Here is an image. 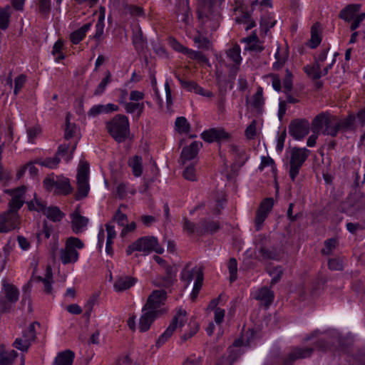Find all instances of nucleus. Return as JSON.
Instances as JSON below:
<instances>
[{
    "mask_svg": "<svg viewBox=\"0 0 365 365\" xmlns=\"http://www.w3.org/2000/svg\"><path fill=\"white\" fill-rule=\"evenodd\" d=\"M186 314L187 312L185 310L181 309L178 310L177 314L174 316L169 327L156 341V346L158 347L163 345L173 335L178 326H179V327L184 326L186 322Z\"/></svg>",
    "mask_w": 365,
    "mask_h": 365,
    "instance_id": "5",
    "label": "nucleus"
},
{
    "mask_svg": "<svg viewBox=\"0 0 365 365\" xmlns=\"http://www.w3.org/2000/svg\"><path fill=\"white\" fill-rule=\"evenodd\" d=\"M175 125L179 133H187L190 130V125L185 117L177 118Z\"/></svg>",
    "mask_w": 365,
    "mask_h": 365,
    "instance_id": "47",
    "label": "nucleus"
},
{
    "mask_svg": "<svg viewBox=\"0 0 365 365\" xmlns=\"http://www.w3.org/2000/svg\"><path fill=\"white\" fill-rule=\"evenodd\" d=\"M140 252L150 253L155 251L158 254H163L164 250L158 245L156 237L153 236L143 237L137 240Z\"/></svg>",
    "mask_w": 365,
    "mask_h": 365,
    "instance_id": "13",
    "label": "nucleus"
},
{
    "mask_svg": "<svg viewBox=\"0 0 365 365\" xmlns=\"http://www.w3.org/2000/svg\"><path fill=\"white\" fill-rule=\"evenodd\" d=\"M304 71L307 75L313 80L319 79L322 75L321 66L318 63L304 66Z\"/></svg>",
    "mask_w": 365,
    "mask_h": 365,
    "instance_id": "34",
    "label": "nucleus"
},
{
    "mask_svg": "<svg viewBox=\"0 0 365 365\" xmlns=\"http://www.w3.org/2000/svg\"><path fill=\"white\" fill-rule=\"evenodd\" d=\"M24 203V199L19 197V196H12L8 206L10 211L18 212Z\"/></svg>",
    "mask_w": 365,
    "mask_h": 365,
    "instance_id": "51",
    "label": "nucleus"
},
{
    "mask_svg": "<svg viewBox=\"0 0 365 365\" xmlns=\"http://www.w3.org/2000/svg\"><path fill=\"white\" fill-rule=\"evenodd\" d=\"M197 13L198 19L202 21V24H205L207 21L215 19V15L213 14V5L215 1L213 0H197Z\"/></svg>",
    "mask_w": 365,
    "mask_h": 365,
    "instance_id": "14",
    "label": "nucleus"
},
{
    "mask_svg": "<svg viewBox=\"0 0 365 365\" xmlns=\"http://www.w3.org/2000/svg\"><path fill=\"white\" fill-rule=\"evenodd\" d=\"M41 133V128L39 125H36L33 128L27 129L28 141L31 143H34V139Z\"/></svg>",
    "mask_w": 365,
    "mask_h": 365,
    "instance_id": "62",
    "label": "nucleus"
},
{
    "mask_svg": "<svg viewBox=\"0 0 365 365\" xmlns=\"http://www.w3.org/2000/svg\"><path fill=\"white\" fill-rule=\"evenodd\" d=\"M167 292L164 289L154 290L148 297L142 311L160 310L159 308L165 304Z\"/></svg>",
    "mask_w": 365,
    "mask_h": 365,
    "instance_id": "9",
    "label": "nucleus"
},
{
    "mask_svg": "<svg viewBox=\"0 0 365 365\" xmlns=\"http://www.w3.org/2000/svg\"><path fill=\"white\" fill-rule=\"evenodd\" d=\"M89 165L86 162L81 163L77 173V192L75 195L76 200L87 197L90 187L88 184Z\"/></svg>",
    "mask_w": 365,
    "mask_h": 365,
    "instance_id": "4",
    "label": "nucleus"
},
{
    "mask_svg": "<svg viewBox=\"0 0 365 365\" xmlns=\"http://www.w3.org/2000/svg\"><path fill=\"white\" fill-rule=\"evenodd\" d=\"M144 109L143 103H125V110L128 113H133L138 110V117H140Z\"/></svg>",
    "mask_w": 365,
    "mask_h": 365,
    "instance_id": "49",
    "label": "nucleus"
},
{
    "mask_svg": "<svg viewBox=\"0 0 365 365\" xmlns=\"http://www.w3.org/2000/svg\"><path fill=\"white\" fill-rule=\"evenodd\" d=\"M310 130L309 121L304 118L292 120L289 125V133L295 140H302L308 135Z\"/></svg>",
    "mask_w": 365,
    "mask_h": 365,
    "instance_id": "6",
    "label": "nucleus"
},
{
    "mask_svg": "<svg viewBox=\"0 0 365 365\" xmlns=\"http://www.w3.org/2000/svg\"><path fill=\"white\" fill-rule=\"evenodd\" d=\"M38 326L41 327V324L38 322H34L29 324L28 329L23 331V338L25 340H28V341L31 344V342L34 341L36 339V333L35 327Z\"/></svg>",
    "mask_w": 365,
    "mask_h": 365,
    "instance_id": "40",
    "label": "nucleus"
},
{
    "mask_svg": "<svg viewBox=\"0 0 365 365\" xmlns=\"http://www.w3.org/2000/svg\"><path fill=\"white\" fill-rule=\"evenodd\" d=\"M217 85L218 86L219 96L223 99L227 93V87H230L229 80L225 78L221 74L216 73Z\"/></svg>",
    "mask_w": 365,
    "mask_h": 365,
    "instance_id": "43",
    "label": "nucleus"
},
{
    "mask_svg": "<svg viewBox=\"0 0 365 365\" xmlns=\"http://www.w3.org/2000/svg\"><path fill=\"white\" fill-rule=\"evenodd\" d=\"M337 241L334 238H331L325 241V247L322 249V252L323 255H329L331 253V251L336 248Z\"/></svg>",
    "mask_w": 365,
    "mask_h": 365,
    "instance_id": "61",
    "label": "nucleus"
},
{
    "mask_svg": "<svg viewBox=\"0 0 365 365\" xmlns=\"http://www.w3.org/2000/svg\"><path fill=\"white\" fill-rule=\"evenodd\" d=\"M31 345V344H30L28 340H25L22 338L16 339L13 344V346L24 352L28 351Z\"/></svg>",
    "mask_w": 365,
    "mask_h": 365,
    "instance_id": "57",
    "label": "nucleus"
},
{
    "mask_svg": "<svg viewBox=\"0 0 365 365\" xmlns=\"http://www.w3.org/2000/svg\"><path fill=\"white\" fill-rule=\"evenodd\" d=\"M43 186L48 191L55 188V193L67 195L72 192L73 188L69 179L62 176H48L43 180Z\"/></svg>",
    "mask_w": 365,
    "mask_h": 365,
    "instance_id": "3",
    "label": "nucleus"
},
{
    "mask_svg": "<svg viewBox=\"0 0 365 365\" xmlns=\"http://www.w3.org/2000/svg\"><path fill=\"white\" fill-rule=\"evenodd\" d=\"M356 120V117L354 115L351 114L348 115V117L343 120H339V131L341 130L343 132L347 130H355L354 122Z\"/></svg>",
    "mask_w": 365,
    "mask_h": 365,
    "instance_id": "35",
    "label": "nucleus"
},
{
    "mask_svg": "<svg viewBox=\"0 0 365 365\" xmlns=\"http://www.w3.org/2000/svg\"><path fill=\"white\" fill-rule=\"evenodd\" d=\"M75 354L70 349L59 352L55 358L53 365H72Z\"/></svg>",
    "mask_w": 365,
    "mask_h": 365,
    "instance_id": "22",
    "label": "nucleus"
},
{
    "mask_svg": "<svg viewBox=\"0 0 365 365\" xmlns=\"http://www.w3.org/2000/svg\"><path fill=\"white\" fill-rule=\"evenodd\" d=\"M174 12L175 14L180 19V21L184 22L185 24H189L190 9L188 0H176Z\"/></svg>",
    "mask_w": 365,
    "mask_h": 365,
    "instance_id": "19",
    "label": "nucleus"
},
{
    "mask_svg": "<svg viewBox=\"0 0 365 365\" xmlns=\"http://www.w3.org/2000/svg\"><path fill=\"white\" fill-rule=\"evenodd\" d=\"M113 220L117 222L120 226L124 227L128 222V217L125 214L121 212L120 209H118L115 212L113 217Z\"/></svg>",
    "mask_w": 365,
    "mask_h": 365,
    "instance_id": "63",
    "label": "nucleus"
},
{
    "mask_svg": "<svg viewBox=\"0 0 365 365\" xmlns=\"http://www.w3.org/2000/svg\"><path fill=\"white\" fill-rule=\"evenodd\" d=\"M128 165L132 168L134 176L140 177L143 173V159L140 155H135L128 160Z\"/></svg>",
    "mask_w": 365,
    "mask_h": 365,
    "instance_id": "30",
    "label": "nucleus"
},
{
    "mask_svg": "<svg viewBox=\"0 0 365 365\" xmlns=\"http://www.w3.org/2000/svg\"><path fill=\"white\" fill-rule=\"evenodd\" d=\"M83 242L79 238L74 237H68L66 243V246L71 250H76V248L81 249L83 247Z\"/></svg>",
    "mask_w": 365,
    "mask_h": 365,
    "instance_id": "58",
    "label": "nucleus"
},
{
    "mask_svg": "<svg viewBox=\"0 0 365 365\" xmlns=\"http://www.w3.org/2000/svg\"><path fill=\"white\" fill-rule=\"evenodd\" d=\"M236 22L238 24H247L245 30L248 31L256 26L254 20L251 19V16L249 12H242V14L236 18Z\"/></svg>",
    "mask_w": 365,
    "mask_h": 365,
    "instance_id": "44",
    "label": "nucleus"
},
{
    "mask_svg": "<svg viewBox=\"0 0 365 365\" xmlns=\"http://www.w3.org/2000/svg\"><path fill=\"white\" fill-rule=\"evenodd\" d=\"M276 22L277 21L275 20L272 21L269 16H264L261 19L260 28L264 35L267 34L269 29L272 28L275 25Z\"/></svg>",
    "mask_w": 365,
    "mask_h": 365,
    "instance_id": "53",
    "label": "nucleus"
},
{
    "mask_svg": "<svg viewBox=\"0 0 365 365\" xmlns=\"http://www.w3.org/2000/svg\"><path fill=\"white\" fill-rule=\"evenodd\" d=\"M190 265V263L187 264L181 272V279L182 281H185L187 282L186 287L188 286L190 282L193 279L194 269H192V270H189Z\"/></svg>",
    "mask_w": 365,
    "mask_h": 365,
    "instance_id": "59",
    "label": "nucleus"
},
{
    "mask_svg": "<svg viewBox=\"0 0 365 365\" xmlns=\"http://www.w3.org/2000/svg\"><path fill=\"white\" fill-rule=\"evenodd\" d=\"M327 116L324 113H320L314 118L311 128L313 133H319L324 130L323 128L325 126Z\"/></svg>",
    "mask_w": 365,
    "mask_h": 365,
    "instance_id": "33",
    "label": "nucleus"
},
{
    "mask_svg": "<svg viewBox=\"0 0 365 365\" xmlns=\"http://www.w3.org/2000/svg\"><path fill=\"white\" fill-rule=\"evenodd\" d=\"M38 9L44 19L47 18L51 11L50 0H38Z\"/></svg>",
    "mask_w": 365,
    "mask_h": 365,
    "instance_id": "52",
    "label": "nucleus"
},
{
    "mask_svg": "<svg viewBox=\"0 0 365 365\" xmlns=\"http://www.w3.org/2000/svg\"><path fill=\"white\" fill-rule=\"evenodd\" d=\"M203 282V272L202 268H200L197 272V277L194 284V287L190 295V298L192 301H195L198 296L200 290L201 289Z\"/></svg>",
    "mask_w": 365,
    "mask_h": 365,
    "instance_id": "38",
    "label": "nucleus"
},
{
    "mask_svg": "<svg viewBox=\"0 0 365 365\" xmlns=\"http://www.w3.org/2000/svg\"><path fill=\"white\" fill-rule=\"evenodd\" d=\"M257 133V121L253 120L245 130V135L249 140L255 138Z\"/></svg>",
    "mask_w": 365,
    "mask_h": 365,
    "instance_id": "60",
    "label": "nucleus"
},
{
    "mask_svg": "<svg viewBox=\"0 0 365 365\" xmlns=\"http://www.w3.org/2000/svg\"><path fill=\"white\" fill-rule=\"evenodd\" d=\"M71 228L74 233L79 234L83 231L88 223V219L81 215L80 206H77L71 215Z\"/></svg>",
    "mask_w": 365,
    "mask_h": 365,
    "instance_id": "16",
    "label": "nucleus"
},
{
    "mask_svg": "<svg viewBox=\"0 0 365 365\" xmlns=\"http://www.w3.org/2000/svg\"><path fill=\"white\" fill-rule=\"evenodd\" d=\"M11 15V6L7 5L4 7L0 6V29L6 30L10 24V18Z\"/></svg>",
    "mask_w": 365,
    "mask_h": 365,
    "instance_id": "28",
    "label": "nucleus"
},
{
    "mask_svg": "<svg viewBox=\"0 0 365 365\" xmlns=\"http://www.w3.org/2000/svg\"><path fill=\"white\" fill-rule=\"evenodd\" d=\"M3 292L5 298L10 302L14 304L18 301L19 295V289L12 284L7 283L6 280L3 282Z\"/></svg>",
    "mask_w": 365,
    "mask_h": 365,
    "instance_id": "24",
    "label": "nucleus"
},
{
    "mask_svg": "<svg viewBox=\"0 0 365 365\" xmlns=\"http://www.w3.org/2000/svg\"><path fill=\"white\" fill-rule=\"evenodd\" d=\"M44 215L53 222H60L65 216V214L61 211V210L56 206L48 207L46 211H44Z\"/></svg>",
    "mask_w": 365,
    "mask_h": 365,
    "instance_id": "32",
    "label": "nucleus"
},
{
    "mask_svg": "<svg viewBox=\"0 0 365 365\" xmlns=\"http://www.w3.org/2000/svg\"><path fill=\"white\" fill-rule=\"evenodd\" d=\"M202 146L201 142L194 141L189 146L184 147L180 154L182 163L185 164L186 161L194 159Z\"/></svg>",
    "mask_w": 365,
    "mask_h": 365,
    "instance_id": "20",
    "label": "nucleus"
},
{
    "mask_svg": "<svg viewBox=\"0 0 365 365\" xmlns=\"http://www.w3.org/2000/svg\"><path fill=\"white\" fill-rule=\"evenodd\" d=\"M309 150L307 148L294 147L292 149L289 174L292 182L295 181V179L299 173V170L309 156Z\"/></svg>",
    "mask_w": 365,
    "mask_h": 365,
    "instance_id": "2",
    "label": "nucleus"
},
{
    "mask_svg": "<svg viewBox=\"0 0 365 365\" xmlns=\"http://www.w3.org/2000/svg\"><path fill=\"white\" fill-rule=\"evenodd\" d=\"M53 231V227L51 225H48L46 220L43 222L42 229L40 232L36 233V238L38 240V243L41 242V235H43L46 239H48L51 236V233Z\"/></svg>",
    "mask_w": 365,
    "mask_h": 365,
    "instance_id": "50",
    "label": "nucleus"
},
{
    "mask_svg": "<svg viewBox=\"0 0 365 365\" xmlns=\"http://www.w3.org/2000/svg\"><path fill=\"white\" fill-rule=\"evenodd\" d=\"M220 228V223L217 221L210 220L207 218H203L200 220L196 228V234L202 236L205 234L212 235L217 232Z\"/></svg>",
    "mask_w": 365,
    "mask_h": 365,
    "instance_id": "17",
    "label": "nucleus"
},
{
    "mask_svg": "<svg viewBox=\"0 0 365 365\" xmlns=\"http://www.w3.org/2000/svg\"><path fill=\"white\" fill-rule=\"evenodd\" d=\"M227 267L230 272V281L232 283L237 278V262L235 258L232 257L229 259Z\"/></svg>",
    "mask_w": 365,
    "mask_h": 365,
    "instance_id": "48",
    "label": "nucleus"
},
{
    "mask_svg": "<svg viewBox=\"0 0 365 365\" xmlns=\"http://www.w3.org/2000/svg\"><path fill=\"white\" fill-rule=\"evenodd\" d=\"M202 138L209 143L214 141L220 143L221 141L227 140L230 138V134L222 128H215L205 130L201 134Z\"/></svg>",
    "mask_w": 365,
    "mask_h": 365,
    "instance_id": "15",
    "label": "nucleus"
},
{
    "mask_svg": "<svg viewBox=\"0 0 365 365\" xmlns=\"http://www.w3.org/2000/svg\"><path fill=\"white\" fill-rule=\"evenodd\" d=\"M228 58L235 62V64L240 65L242 61L240 56V46L235 43L232 48L226 51Z\"/></svg>",
    "mask_w": 365,
    "mask_h": 365,
    "instance_id": "41",
    "label": "nucleus"
},
{
    "mask_svg": "<svg viewBox=\"0 0 365 365\" xmlns=\"http://www.w3.org/2000/svg\"><path fill=\"white\" fill-rule=\"evenodd\" d=\"M324 127V129L322 130L324 135L335 137L339 132L338 118L335 116L328 115Z\"/></svg>",
    "mask_w": 365,
    "mask_h": 365,
    "instance_id": "23",
    "label": "nucleus"
},
{
    "mask_svg": "<svg viewBox=\"0 0 365 365\" xmlns=\"http://www.w3.org/2000/svg\"><path fill=\"white\" fill-rule=\"evenodd\" d=\"M276 62L273 64V69L275 71L280 70L286 63L288 58V52L284 51V53L280 52V48L278 46L277 52L275 53Z\"/></svg>",
    "mask_w": 365,
    "mask_h": 365,
    "instance_id": "39",
    "label": "nucleus"
},
{
    "mask_svg": "<svg viewBox=\"0 0 365 365\" xmlns=\"http://www.w3.org/2000/svg\"><path fill=\"white\" fill-rule=\"evenodd\" d=\"M175 266H166L164 275H158L153 280V284L159 288H170L177 281Z\"/></svg>",
    "mask_w": 365,
    "mask_h": 365,
    "instance_id": "7",
    "label": "nucleus"
},
{
    "mask_svg": "<svg viewBox=\"0 0 365 365\" xmlns=\"http://www.w3.org/2000/svg\"><path fill=\"white\" fill-rule=\"evenodd\" d=\"M340 336L335 330L327 332L324 336L316 341V347L321 351H327L336 344H340Z\"/></svg>",
    "mask_w": 365,
    "mask_h": 365,
    "instance_id": "12",
    "label": "nucleus"
},
{
    "mask_svg": "<svg viewBox=\"0 0 365 365\" xmlns=\"http://www.w3.org/2000/svg\"><path fill=\"white\" fill-rule=\"evenodd\" d=\"M314 348L294 346L291 349L288 356L284 360L283 365H293L298 359L310 357L314 353Z\"/></svg>",
    "mask_w": 365,
    "mask_h": 365,
    "instance_id": "11",
    "label": "nucleus"
},
{
    "mask_svg": "<svg viewBox=\"0 0 365 365\" xmlns=\"http://www.w3.org/2000/svg\"><path fill=\"white\" fill-rule=\"evenodd\" d=\"M262 88L259 87L253 96L252 106L259 113L262 112L264 103Z\"/></svg>",
    "mask_w": 365,
    "mask_h": 365,
    "instance_id": "42",
    "label": "nucleus"
},
{
    "mask_svg": "<svg viewBox=\"0 0 365 365\" xmlns=\"http://www.w3.org/2000/svg\"><path fill=\"white\" fill-rule=\"evenodd\" d=\"M182 175L187 180H196L195 169L194 166L192 165L187 166L183 171Z\"/></svg>",
    "mask_w": 365,
    "mask_h": 365,
    "instance_id": "64",
    "label": "nucleus"
},
{
    "mask_svg": "<svg viewBox=\"0 0 365 365\" xmlns=\"http://www.w3.org/2000/svg\"><path fill=\"white\" fill-rule=\"evenodd\" d=\"M63 46V43L61 40L57 41L53 45L52 53L53 56L58 55V56L56 58L57 61L63 60L65 58V55L61 51Z\"/></svg>",
    "mask_w": 365,
    "mask_h": 365,
    "instance_id": "56",
    "label": "nucleus"
},
{
    "mask_svg": "<svg viewBox=\"0 0 365 365\" xmlns=\"http://www.w3.org/2000/svg\"><path fill=\"white\" fill-rule=\"evenodd\" d=\"M106 124L108 133L117 143H123L129 137L130 124L126 115L117 114Z\"/></svg>",
    "mask_w": 365,
    "mask_h": 365,
    "instance_id": "1",
    "label": "nucleus"
},
{
    "mask_svg": "<svg viewBox=\"0 0 365 365\" xmlns=\"http://www.w3.org/2000/svg\"><path fill=\"white\" fill-rule=\"evenodd\" d=\"M91 23H87L80 29L72 32L70 35V39L73 44L79 43L85 37L86 32L91 29Z\"/></svg>",
    "mask_w": 365,
    "mask_h": 365,
    "instance_id": "29",
    "label": "nucleus"
},
{
    "mask_svg": "<svg viewBox=\"0 0 365 365\" xmlns=\"http://www.w3.org/2000/svg\"><path fill=\"white\" fill-rule=\"evenodd\" d=\"M125 9L133 17H140L145 16V12L142 7L135 5H127Z\"/></svg>",
    "mask_w": 365,
    "mask_h": 365,
    "instance_id": "55",
    "label": "nucleus"
},
{
    "mask_svg": "<svg viewBox=\"0 0 365 365\" xmlns=\"http://www.w3.org/2000/svg\"><path fill=\"white\" fill-rule=\"evenodd\" d=\"M136 282L137 279L135 277H119L114 284V287L116 291L123 292L133 286Z\"/></svg>",
    "mask_w": 365,
    "mask_h": 365,
    "instance_id": "25",
    "label": "nucleus"
},
{
    "mask_svg": "<svg viewBox=\"0 0 365 365\" xmlns=\"http://www.w3.org/2000/svg\"><path fill=\"white\" fill-rule=\"evenodd\" d=\"M274 205L272 197L265 198L259 205L255 220L256 230L259 231Z\"/></svg>",
    "mask_w": 365,
    "mask_h": 365,
    "instance_id": "10",
    "label": "nucleus"
},
{
    "mask_svg": "<svg viewBox=\"0 0 365 365\" xmlns=\"http://www.w3.org/2000/svg\"><path fill=\"white\" fill-rule=\"evenodd\" d=\"M360 6V4H349L340 11L339 17L349 22L359 11Z\"/></svg>",
    "mask_w": 365,
    "mask_h": 365,
    "instance_id": "27",
    "label": "nucleus"
},
{
    "mask_svg": "<svg viewBox=\"0 0 365 365\" xmlns=\"http://www.w3.org/2000/svg\"><path fill=\"white\" fill-rule=\"evenodd\" d=\"M319 24H314L311 28V38L309 40V47L311 48H317L322 41V38L319 35Z\"/></svg>",
    "mask_w": 365,
    "mask_h": 365,
    "instance_id": "37",
    "label": "nucleus"
},
{
    "mask_svg": "<svg viewBox=\"0 0 365 365\" xmlns=\"http://www.w3.org/2000/svg\"><path fill=\"white\" fill-rule=\"evenodd\" d=\"M19 223V215L8 210L0 215V232L6 233L17 227Z\"/></svg>",
    "mask_w": 365,
    "mask_h": 365,
    "instance_id": "8",
    "label": "nucleus"
},
{
    "mask_svg": "<svg viewBox=\"0 0 365 365\" xmlns=\"http://www.w3.org/2000/svg\"><path fill=\"white\" fill-rule=\"evenodd\" d=\"M60 258L63 264L73 263L78 259V252L76 250L65 246L64 249L60 251Z\"/></svg>",
    "mask_w": 365,
    "mask_h": 365,
    "instance_id": "26",
    "label": "nucleus"
},
{
    "mask_svg": "<svg viewBox=\"0 0 365 365\" xmlns=\"http://www.w3.org/2000/svg\"><path fill=\"white\" fill-rule=\"evenodd\" d=\"M18 356V353L15 350L7 351H0V365H11L14 361Z\"/></svg>",
    "mask_w": 365,
    "mask_h": 365,
    "instance_id": "36",
    "label": "nucleus"
},
{
    "mask_svg": "<svg viewBox=\"0 0 365 365\" xmlns=\"http://www.w3.org/2000/svg\"><path fill=\"white\" fill-rule=\"evenodd\" d=\"M255 299L268 307L274 301V292L267 287H263L257 291Z\"/></svg>",
    "mask_w": 365,
    "mask_h": 365,
    "instance_id": "21",
    "label": "nucleus"
},
{
    "mask_svg": "<svg viewBox=\"0 0 365 365\" xmlns=\"http://www.w3.org/2000/svg\"><path fill=\"white\" fill-rule=\"evenodd\" d=\"M259 252L261 257L264 260H279V252L276 247L267 248L264 246L260 247Z\"/></svg>",
    "mask_w": 365,
    "mask_h": 365,
    "instance_id": "31",
    "label": "nucleus"
},
{
    "mask_svg": "<svg viewBox=\"0 0 365 365\" xmlns=\"http://www.w3.org/2000/svg\"><path fill=\"white\" fill-rule=\"evenodd\" d=\"M111 73L109 71H106L105 72V77L102 79L101 83L98 84V87L94 91L95 96H99L103 93L107 85L111 82Z\"/></svg>",
    "mask_w": 365,
    "mask_h": 365,
    "instance_id": "46",
    "label": "nucleus"
},
{
    "mask_svg": "<svg viewBox=\"0 0 365 365\" xmlns=\"http://www.w3.org/2000/svg\"><path fill=\"white\" fill-rule=\"evenodd\" d=\"M66 128L64 133V138L66 140H69L74 136V134L76 132L77 128L75 123H71L70 122V114H67L66 117Z\"/></svg>",
    "mask_w": 365,
    "mask_h": 365,
    "instance_id": "45",
    "label": "nucleus"
},
{
    "mask_svg": "<svg viewBox=\"0 0 365 365\" xmlns=\"http://www.w3.org/2000/svg\"><path fill=\"white\" fill-rule=\"evenodd\" d=\"M163 313V310L145 311V313L140 318L138 327L139 331L140 332L147 331L155 319Z\"/></svg>",
    "mask_w": 365,
    "mask_h": 365,
    "instance_id": "18",
    "label": "nucleus"
},
{
    "mask_svg": "<svg viewBox=\"0 0 365 365\" xmlns=\"http://www.w3.org/2000/svg\"><path fill=\"white\" fill-rule=\"evenodd\" d=\"M269 274L274 275L270 282V287H272L281 280L283 274V269L281 266H277L269 272Z\"/></svg>",
    "mask_w": 365,
    "mask_h": 365,
    "instance_id": "54",
    "label": "nucleus"
}]
</instances>
